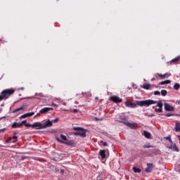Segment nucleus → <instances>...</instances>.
<instances>
[{
    "mask_svg": "<svg viewBox=\"0 0 180 180\" xmlns=\"http://www.w3.org/2000/svg\"><path fill=\"white\" fill-rule=\"evenodd\" d=\"M157 103V101L148 99L144 101H136V103H132L131 101H126L125 102V106L127 108H130L131 109H136L138 106H146V108H148L150 105H155Z\"/></svg>",
    "mask_w": 180,
    "mask_h": 180,
    "instance_id": "nucleus-1",
    "label": "nucleus"
},
{
    "mask_svg": "<svg viewBox=\"0 0 180 180\" xmlns=\"http://www.w3.org/2000/svg\"><path fill=\"white\" fill-rule=\"evenodd\" d=\"M57 141L61 143L62 144H65L66 146H70V147H74V141L68 140L67 136L64 134H60V137H56Z\"/></svg>",
    "mask_w": 180,
    "mask_h": 180,
    "instance_id": "nucleus-2",
    "label": "nucleus"
},
{
    "mask_svg": "<svg viewBox=\"0 0 180 180\" xmlns=\"http://www.w3.org/2000/svg\"><path fill=\"white\" fill-rule=\"evenodd\" d=\"M15 94V90L13 89H7L3 90L0 94V102L1 101H6L8 99L11 95H13Z\"/></svg>",
    "mask_w": 180,
    "mask_h": 180,
    "instance_id": "nucleus-3",
    "label": "nucleus"
},
{
    "mask_svg": "<svg viewBox=\"0 0 180 180\" xmlns=\"http://www.w3.org/2000/svg\"><path fill=\"white\" fill-rule=\"evenodd\" d=\"M73 130L76 131L74 132V136H79L80 137H82L83 139H85L86 137V131L87 130L80 127H74Z\"/></svg>",
    "mask_w": 180,
    "mask_h": 180,
    "instance_id": "nucleus-4",
    "label": "nucleus"
},
{
    "mask_svg": "<svg viewBox=\"0 0 180 180\" xmlns=\"http://www.w3.org/2000/svg\"><path fill=\"white\" fill-rule=\"evenodd\" d=\"M144 154L146 157H155V155H158V154H160V150L157 149L156 148H154L153 149H150L148 150L145 151Z\"/></svg>",
    "mask_w": 180,
    "mask_h": 180,
    "instance_id": "nucleus-5",
    "label": "nucleus"
},
{
    "mask_svg": "<svg viewBox=\"0 0 180 180\" xmlns=\"http://www.w3.org/2000/svg\"><path fill=\"white\" fill-rule=\"evenodd\" d=\"M164 106L165 110H166L167 112H174V110H175V108L169 105L168 103H165Z\"/></svg>",
    "mask_w": 180,
    "mask_h": 180,
    "instance_id": "nucleus-6",
    "label": "nucleus"
},
{
    "mask_svg": "<svg viewBox=\"0 0 180 180\" xmlns=\"http://www.w3.org/2000/svg\"><path fill=\"white\" fill-rule=\"evenodd\" d=\"M32 128H35L36 130H41V129L43 128V124H41V122H34L32 125Z\"/></svg>",
    "mask_w": 180,
    "mask_h": 180,
    "instance_id": "nucleus-7",
    "label": "nucleus"
},
{
    "mask_svg": "<svg viewBox=\"0 0 180 180\" xmlns=\"http://www.w3.org/2000/svg\"><path fill=\"white\" fill-rule=\"evenodd\" d=\"M146 165L147 167L145 169V172H147L148 174L152 172L153 169H154V164L147 163Z\"/></svg>",
    "mask_w": 180,
    "mask_h": 180,
    "instance_id": "nucleus-8",
    "label": "nucleus"
},
{
    "mask_svg": "<svg viewBox=\"0 0 180 180\" xmlns=\"http://www.w3.org/2000/svg\"><path fill=\"white\" fill-rule=\"evenodd\" d=\"M158 109L155 108V112H158V113H162V106H164V104H162V101H159L157 103Z\"/></svg>",
    "mask_w": 180,
    "mask_h": 180,
    "instance_id": "nucleus-9",
    "label": "nucleus"
},
{
    "mask_svg": "<svg viewBox=\"0 0 180 180\" xmlns=\"http://www.w3.org/2000/svg\"><path fill=\"white\" fill-rule=\"evenodd\" d=\"M169 150H172V151H175L176 153H179V148L176 146V143H174L173 146H166Z\"/></svg>",
    "mask_w": 180,
    "mask_h": 180,
    "instance_id": "nucleus-10",
    "label": "nucleus"
},
{
    "mask_svg": "<svg viewBox=\"0 0 180 180\" xmlns=\"http://www.w3.org/2000/svg\"><path fill=\"white\" fill-rule=\"evenodd\" d=\"M42 126L44 129H47V127H51V126H53V123L51 120H48L44 123L42 124Z\"/></svg>",
    "mask_w": 180,
    "mask_h": 180,
    "instance_id": "nucleus-11",
    "label": "nucleus"
},
{
    "mask_svg": "<svg viewBox=\"0 0 180 180\" xmlns=\"http://www.w3.org/2000/svg\"><path fill=\"white\" fill-rule=\"evenodd\" d=\"M120 121H119V122L120 123H123V124H125L126 125V124H127V122H128L127 121V117H126V115H120Z\"/></svg>",
    "mask_w": 180,
    "mask_h": 180,
    "instance_id": "nucleus-12",
    "label": "nucleus"
},
{
    "mask_svg": "<svg viewBox=\"0 0 180 180\" xmlns=\"http://www.w3.org/2000/svg\"><path fill=\"white\" fill-rule=\"evenodd\" d=\"M110 100L115 103H120L122 101V98H119L118 96H112Z\"/></svg>",
    "mask_w": 180,
    "mask_h": 180,
    "instance_id": "nucleus-13",
    "label": "nucleus"
},
{
    "mask_svg": "<svg viewBox=\"0 0 180 180\" xmlns=\"http://www.w3.org/2000/svg\"><path fill=\"white\" fill-rule=\"evenodd\" d=\"M34 115V112H27L20 117V119H26V117H32Z\"/></svg>",
    "mask_w": 180,
    "mask_h": 180,
    "instance_id": "nucleus-14",
    "label": "nucleus"
},
{
    "mask_svg": "<svg viewBox=\"0 0 180 180\" xmlns=\"http://www.w3.org/2000/svg\"><path fill=\"white\" fill-rule=\"evenodd\" d=\"M179 60H180V56H179L173 58L171 61L167 62V64L169 65H171L172 64H176V63H178V61H179Z\"/></svg>",
    "mask_w": 180,
    "mask_h": 180,
    "instance_id": "nucleus-15",
    "label": "nucleus"
},
{
    "mask_svg": "<svg viewBox=\"0 0 180 180\" xmlns=\"http://www.w3.org/2000/svg\"><path fill=\"white\" fill-rule=\"evenodd\" d=\"M50 110H53V108L45 107L39 110V113H47Z\"/></svg>",
    "mask_w": 180,
    "mask_h": 180,
    "instance_id": "nucleus-16",
    "label": "nucleus"
},
{
    "mask_svg": "<svg viewBox=\"0 0 180 180\" xmlns=\"http://www.w3.org/2000/svg\"><path fill=\"white\" fill-rule=\"evenodd\" d=\"M99 155H100L101 160H105L106 158V150H101L99 151Z\"/></svg>",
    "mask_w": 180,
    "mask_h": 180,
    "instance_id": "nucleus-17",
    "label": "nucleus"
},
{
    "mask_svg": "<svg viewBox=\"0 0 180 180\" xmlns=\"http://www.w3.org/2000/svg\"><path fill=\"white\" fill-rule=\"evenodd\" d=\"M125 126L129 127V129H136V124L129 122V121L125 124Z\"/></svg>",
    "mask_w": 180,
    "mask_h": 180,
    "instance_id": "nucleus-18",
    "label": "nucleus"
},
{
    "mask_svg": "<svg viewBox=\"0 0 180 180\" xmlns=\"http://www.w3.org/2000/svg\"><path fill=\"white\" fill-rule=\"evenodd\" d=\"M157 75L158 77H159V78H161L162 79H165V78H168V77H169V75H168V74L167 73L164 75L158 73Z\"/></svg>",
    "mask_w": 180,
    "mask_h": 180,
    "instance_id": "nucleus-19",
    "label": "nucleus"
},
{
    "mask_svg": "<svg viewBox=\"0 0 180 180\" xmlns=\"http://www.w3.org/2000/svg\"><path fill=\"white\" fill-rule=\"evenodd\" d=\"M19 127H22L20 123L13 122L11 125V129H18Z\"/></svg>",
    "mask_w": 180,
    "mask_h": 180,
    "instance_id": "nucleus-20",
    "label": "nucleus"
},
{
    "mask_svg": "<svg viewBox=\"0 0 180 180\" xmlns=\"http://www.w3.org/2000/svg\"><path fill=\"white\" fill-rule=\"evenodd\" d=\"M143 136L146 137V139H151V133L147 131H143Z\"/></svg>",
    "mask_w": 180,
    "mask_h": 180,
    "instance_id": "nucleus-21",
    "label": "nucleus"
},
{
    "mask_svg": "<svg viewBox=\"0 0 180 180\" xmlns=\"http://www.w3.org/2000/svg\"><path fill=\"white\" fill-rule=\"evenodd\" d=\"M155 146H153L150 143H146L143 146V148H155Z\"/></svg>",
    "mask_w": 180,
    "mask_h": 180,
    "instance_id": "nucleus-22",
    "label": "nucleus"
},
{
    "mask_svg": "<svg viewBox=\"0 0 180 180\" xmlns=\"http://www.w3.org/2000/svg\"><path fill=\"white\" fill-rule=\"evenodd\" d=\"M168 84H171V80H165L163 82H160L158 85H168Z\"/></svg>",
    "mask_w": 180,
    "mask_h": 180,
    "instance_id": "nucleus-23",
    "label": "nucleus"
},
{
    "mask_svg": "<svg viewBox=\"0 0 180 180\" xmlns=\"http://www.w3.org/2000/svg\"><path fill=\"white\" fill-rule=\"evenodd\" d=\"M25 109L24 106L20 107L18 108H16L15 110L12 111V113H16L18 112H20V110H23Z\"/></svg>",
    "mask_w": 180,
    "mask_h": 180,
    "instance_id": "nucleus-24",
    "label": "nucleus"
},
{
    "mask_svg": "<svg viewBox=\"0 0 180 180\" xmlns=\"http://www.w3.org/2000/svg\"><path fill=\"white\" fill-rule=\"evenodd\" d=\"M133 169H134V172H135L136 174H140V172H141V169L139 167H134Z\"/></svg>",
    "mask_w": 180,
    "mask_h": 180,
    "instance_id": "nucleus-25",
    "label": "nucleus"
},
{
    "mask_svg": "<svg viewBox=\"0 0 180 180\" xmlns=\"http://www.w3.org/2000/svg\"><path fill=\"white\" fill-rule=\"evenodd\" d=\"M174 130H175V131H180V123L179 122H176Z\"/></svg>",
    "mask_w": 180,
    "mask_h": 180,
    "instance_id": "nucleus-26",
    "label": "nucleus"
},
{
    "mask_svg": "<svg viewBox=\"0 0 180 180\" xmlns=\"http://www.w3.org/2000/svg\"><path fill=\"white\" fill-rule=\"evenodd\" d=\"M150 86H151V84H143V86H142V88H143V89H147V90H148V89H150Z\"/></svg>",
    "mask_w": 180,
    "mask_h": 180,
    "instance_id": "nucleus-27",
    "label": "nucleus"
},
{
    "mask_svg": "<svg viewBox=\"0 0 180 180\" xmlns=\"http://www.w3.org/2000/svg\"><path fill=\"white\" fill-rule=\"evenodd\" d=\"M160 94L162 96H167V94H168V91H167V90H161Z\"/></svg>",
    "mask_w": 180,
    "mask_h": 180,
    "instance_id": "nucleus-28",
    "label": "nucleus"
},
{
    "mask_svg": "<svg viewBox=\"0 0 180 180\" xmlns=\"http://www.w3.org/2000/svg\"><path fill=\"white\" fill-rule=\"evenodd\" d=\"M164 116H165L166 117H170V116H177V115L174 113H167L164 114Z\"/></svg>",
    "mask_w": 180,
    "mask_h": 180,
    "instance_id": "nucleus-29",
    "label": "nucleus"
},
{
    "mask_svg": "<svg viewBox=\"0 0 180 180\" xmlns=\"http://www.w3.org/2000/svg\"><path fill=\"white\" fill-rule=\"evenodd\" d=\"M173 88H174V89H175L176 91H178V89H179V88H180L179 84H178V83L174 84Z\"/></svg>",
    "mask_w": 180,
    "mask_h": 180,
    "instance_id": "nucleus-30",
    "label": "nucleus"
},
{
    "mask_svg": "<svg viewBox=\"0 0 180 180\" xmlns=\"http://www.w3.org/2000/svg\"><path fill=\"white\" fill-rule=\"evenodd\" d=\"M59 120H60V118L56 117V119L51 120V122H52V124H53V123H57V122H58Z\"/></svg>",
    "mask_w": 180,
    "mask_h": 180,
    "instance_id": "nucleus-31",
    "label": "nucleus"
},
{
    "mask_svg": "<svg viewBox=\"0 0 180 180\" xmlns=\"http://www.w3.org/2000/svg\"><path fill=\"white\" fill-rule=\"evenodd\" d=\"M164 139H165V140H167V141H170L172 140L171 135H169L168 136H166Z\"/></svg>",
    "mask_w": 180,
    "mask_h": 180,
    "instance_id": "nucleus-32",
    "label": "nucleus"
},
{
    "mask_svg": "<svg viewBox=\"0 0 180 180\" xmlns=\"http://www.w3.org/2000/svg\"><path fill=\"white\" fill-rule=\"evenodd\" d=\"M13 141L12 143H16V141H18V136H15L13 137Z\"/></svg>",
    "mask_w": 180,
    "mask_h": 180,
    "instance_id": "nucleus-33",
    "label": "nucleus"
},
{
    "mask_svg": "<svg viewBox=\"0 0 180 180\" xmlns=\"http://www.w3.org/2000/svg\"><path fill=\"white\" fill-rule=\"evenodd\" d=\"M176 171L180 172V162L177 164V166L176 167Z\"/></svg>",
    "mask_w": 180,
    "mask_h": 180,
    "instance_id": "nucleus-34",
    "label": "nucleus"
},
{
    "mask_svg": "<svg viewBox=\"0 0 180 180\" xmlns=\"http://www.w3.org/2000/svg\"><path fill=\"white\" fill-rule=\"evenodd\" d=\"M25 127H32V126H33V124H29V123H25Z\"/></svg>",
    "mask_w": 180,
    "mask_h": 180,
    "instance_id": "nucleus-35",
    "label": "nucleus"
},
{
    "mask_svg": "<svg viewBox=\"0 0 180 180\" xmlns=\"http://www.w3.org/2000/svg\"><path fill=\"white\" fill-rule=\"evenodd\" d=\"M154 95H161V92H160L159 91H154Z\"/></svg>",
    "mask_w": 180,
    "mask_h": 180,
    "instance_id": "nucleus-36",
    "label": "nucleus"
},
{
    "mask_svg": "<svg viewBox=\"0 0 180 180\" xmlns=\"http://www.w3.org/2000/svg\"><path fill=\"white\" fill-rule=\"evenodd\" d=\"M11 141H12V138H8V139H6L5 141V143H8L11 142Z\"/></svg>",
    "mask_w": 180,
    "mask_h": 180,
    "instance_id": "nucleus-37",
    "label": "nucleus"
},
{
    "mask_svg": "<svg viewBox=\"0 0 180 180\" xmlns=\"http://www.w3.org/2000/svg\"><path fill=\"white\" fill-rule=\"evenodd\" d=\"M26 120H22V122H21V123H20V125L22 127V126H23V124H25V123H26Z\"/></svg>",
    "mask_w": 180,
    "mask_h": 180,
    "instance_id": "nucleus-38",
    "label": "nucleus"
},
{
    "mask_svg": "<svg viewBox=\"0 0 180 180\" xmlns=\"http://www.w3.org/2000/svg\"><path fill=\"white\" fill-rule=\"evenodd\" d=\"M72 112H73V113H78V109H74V110H72Z\"/></svg>",
    "mask_w": 180,
    "mask_h": 180,
    "instance_id": "nucleus-39",
    "label": "nucleus"
},
{
    "mask_svg": "<svg viewBox=\"0 0 180 180\" xmlns=\"http://www.w3.org/2000/svg\"><path fill=\"white\" fill-rule=\"evenodd\" d=\"M170 143V146H174V142L172 141V139H170V141H169Z\"/></svg>",
    "mask_w": 180,
    "mask_h": 180,
    "instance_id": "nucleus-40",
    "label": "nucleus"
},
{
    "mask_svg": "<svg viewBox=\"0 0 180 180\" xmlns=\"http://www.w3.org/2000/svg\"><path fill=\"white\" fill-rule=\"evenodd\" d=\"M103 146L104 147H106V146H108V143L103 142Z\"/></svg>",
    "mask_w": 180,
    "mask_h": 180,
    "instance_id": "nucleus-41",
    "label": "nucleus"
},
{
    "mask_svg": "<svg viewBox=\"0 0 180 180\" xmlns=\"http://www.w3.org/2000/svg\"><path fill=\"white\" fill-rule=\"evenodd\" d=\"M41 112H38L34 115V117H37V116H40Z\"/></svg>",
    "mask_w": 180,
    "mask_h": 180,
    "instance_id": "nucleus-42",
    "label": "nucleus"
},
{
    "mask_svg": "<svg viewBox=\"0 0 180 180\" xmlns=\"http://www.w3.org/2000/svg\"><path fill=\"white\" fill-rule=\"evenodd\" d=\"M51 106H58V105H57V104H56L54 103H52Z\"/></svg>",
    "mask_w": 180,
    "mask_h": 180,
    "instance_id": "nucleus-43",
    "label": "nucleus"
},
{
    "mask_svg": "<svg viewBox=\"0 0 180 180\" xmlns=\"http://www.w3.org/2000/svg\"><path fill=\"white\" fill-rule=\"evenodd\" d=\"M41 96V94H40V93H39V94H35V96Z\"/></svg>",
    "mask_w": 180,
    "mask_h": 180,
    "instance_id": "nucleus-44",
    "label": "nucleus"
},
{
    "mask_svg": "<svg viewBox=\"0 0 180 180\" xmlns=\"http://www.w3.org/2000/svg\"><path fill=\"white\" fill-rule=\"evenodd\" d=\"M60 173L63 174H64V169H61L60 170Z\"/></svg>",
    "mask_w": 180,
    "mask_h": 180,
    "instance_id": "nucleus-45",
    "label": "nucleus"
},
{
    "mask_svg": "<svg viewBox=\"0 0 180 180\" xmlns=\"http://www.w3.org/2000/svg\"><path fill=\"white\" fill-rule=\"evenodd\" d=\"M0 131H5V128L0 129Z\"/></svg>",
    "mask_w": 180,
    "mask_h": 180,
    "instance_id": "nucleus-46",
    "label": "nucleus"
},
{
    "mask_svg": "<svg viewBox=\"0 0 180 180\" xmlns=\"http://www.w3.org/2000/svg\"><path fill=\"white\" fill-rule=\"evenodd\" d=\"M32 98H34V96H32V97H27V99H32Z\"/></svg>",
    "mask_w": 180,
    "mask_h": 180,
    "instance_id": "nucleus-47",
    "label": "nucleus"
},
{
    "mask_svg": "<svg viewBox=\"0 0 180 180\" xmlns=\"http://www.w3.org/2000/svg\"><path fill=\"white\" fill-rule=\"evenodd\" d=\"M96 101L99 100V97H95Z\"/></svg>",
    "mask_w": 180,
    "mask_h": 180,
    "instance_id": "nucleus-48",
    "label": "nucleus"
},
{
    "mask_svg": "<svg viewBox=\"0 0 180 180\" xmlns=\"http://www.w3.org/2000/svg\"><path fill=\"white\" fill-rule=\"evenodd\" d=\"M176 103H178V105H180V101H177Z\"/></svg>",
    "mask_w": 180,
    "mask_h": 180,
    "instance_id": "nucleus-49",
    "label": "nucleus"
},
{
    "mask_svg": "<svg viewBox=\"0 0 180 180\" xmlns=\"http://www.w3.org/2000/svg\"><path fill=\"white\" fill-rule=\"evenodd\" d=\"M20 89H21L22 91H23L24 88H23V87H21Z\"/></svg>",
    "mask_w": 180,
    "mask_h": 180,
    "instance_id": "nucleus-50",
    "label": "nucleus"
},
{
    "mask_svg": "<svg viewBox=\"0 0 180 180\" xmlns=\"http://www.w3.org/2000/svg\"><path fill=\"white\" fill-rule=\"evenodd\" d=\"M95 120H98V117H95Z\"/></svg>",
    "mask_w": 180,
    "mask_h": 180,
    "instance_id": "nucleus-51",
    "label": "nucleus"
},
{
    "mask_svg": "<svg viewBox=\"0 0 180 180\" xmlns=\"http://www.w3.org/2000/svg\"><path fill=\"white\" fill-rule=\"evenodd\" d=\"M100 143H103L104 142H103V141H101Z\"/></svg>",
    "mask_w": 180,
    "mask_h": 180,
    "instance_id": "nucleus-52",
    "label": "nucleus"
},
{
    "mask_svg": "<svg viewBox=\"0 0 180 180\" xmlns=\"http://www.w3.org/2000/svg\"><path fill=\"white\" fill-rule=\"evenodd\" d=\"M0 147H4V146H2L1 144H0Z\"/></svg>",
    "mask_w": 180,
    "mask_h": 180,
    "instance_id": "nucleus-53",
    "label": "nucleus"
},
{
    "mask_svg": "<svg viewBox=\"0 0 180 180\" xmlns=\"http://www.w3.org/2000/svg\"><path fill=\"white\" fill-rule=\"evenodd\" d=\"M58 101H60V98H57Z\"/></svg>",
    "mask_w": 180,
    "mask_h": 180,
    "instance_id": "nucleus-54",
    "label": "nucleus"
},
{
    "mask_svg": "<svg viewBox=\"0 0 180 180\" xmlns=\"http://www.w3.org/2000/svg\"><path fill=\"white\" fill-rule=\"evenodd\" d=\"M179 131L180 132V130Z\"/></svg>",
    "mask_w": 180,
    "mask_h": 180,
    "instance_id": "nucleus-55",
    "label": "nucleus"
}]
</instances>
